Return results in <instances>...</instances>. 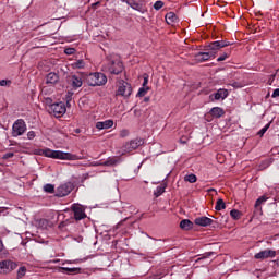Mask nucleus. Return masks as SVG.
Listing matches in <instances>:
<instances>
[{
  "label": "nucleus",
  "instance_id": "obj_1",
  "mask_svg": "<svg viewBox=\"0 0 279 279\" xmlns=\"http://www.w3.org/2000/svg\"><path fill=\"white\" fill-rule=\"evenodd\" d=\"M36 156H45L46 158H53L54 160H83L84 157L72 154L64 153L62 150H53L50 148H38L35 149Z\"/></svg>",
  "mask_w": 279,
  "mask_h": 279
},
{
  "label": "nucleus",
  "instance_id": "obj_2",
  "mask_svg": "<svg viewBox=\"0 0 279 279\" xmlns=\"http://www.w3.org/2000/svg\"><path fill=\"white\" fill-rule=\"evenodd\" d=\"M86 80L88 86H105V84L108 83V77L106 74L100 72L90 73Z\"/></svg>",
  "mask_w": 279,
  "mask_h": 279
},
{
  "label": "nucleus",
  "instance_id": "obj_3",
  "mask_svg": "<svg viewBox=\"0 0 279 279\" xmlns=\"http://www.w3.org/2000/svg\"><path fill=\"white\" fill-rule=\"evenodd\" d=\"M132 96V85L125 81H119L116 90V97H122L123 99H130Z\"/></svg>",
  "mask_w": 279,
  "mask_h": 279
},
{
  "label": "nucleus",
  "instance_id": "obj_4",
  "mask_svg": "<svg viewBox=\"0 0 279 279\" xmlns=\"http://www.w3.org/2000/svg\"><path fill=\"white\" fill-rule=\"evenodd\" d=\"M48 111L56 117V119H60L66 114V106L64 102H56L49 106Z\"/></svg>",
  "mask_w": 279,
  "mask_h": 279
},
{
  "label": "nucleus",
  "instance_id": "obj_5",
  "mask_svg": "<svg viewBox=\"0 0 279 279\" xmlns=\"http://www.w3.org/2000/svg\"><path fill=\"white\" fill-rule=\"evenodd\" d=\"M16 267H19V264H16V262L12 259H4L0 262V274L2 276H8V274H12V271H14Z\"/></svg>",
  "mask_w": 279,
  "mask_h": 279
},
{
  "label": "nucleus",
  "instance_id": "obj_6",
  "mask_svg": "<svg viewBox=\"0 0 279 279\" xmlns=\"http://www.w3.org/2000/svg\"><path fill=\"white\" fill-rule=\"evenodd\" d=\"M25 132H27V124H25V121L23 119L16 120L12 126V136H23Z\"/></svg>",
  "mask_w": 279,
  "mask_h": 279
},
{
  "label": "nucleus",
  "instance_id": "obj_7",
  "mask_svg": "<svg viewBox=\"0 0 279 279\" xmlns=\"http://www.w3.org/2000/svg\"><path fill=\"white\" fill-rule=\"evenodd\" d=\"M105 71L111 73V75H119V73H123V63L121 61H110L105 66Z\"/></svg>",
  "mask_w": 279,
  "mask_h": 279
},
{
  "label": "nucleus",
  "instance_id": "obj_8",
  "mask_svg": "<svg viewBox=\"0 0 279 279\" xmlns=\"http://www.w3.org/2000/svg\"><path fill=\"white\" fill-rule=\"evenodd\" d=\"M71 208L74 214L75 221H82V219H86V209L84 206L80 204H73Z\"/></svg>",
  "mask_w": 279,
  "mask_h": 279
},
{
  "label": "nucleus",
  "instance_id": "obj_9",
  "mask_svg": "<svg viewBox=\"0 0 279 279\" xmlns=\"http://www.w3.org/2000/svg\"><path fill=\"white\" fill-rule=\"evenodd\" d=\"M230 45L232 44L228 40H217L209 44L208 49L215 53V51H219V49H223V47H230Z\"/></svg>",
  "mask_w": 279,
  "mask_h": 279
},
{
  "label": "nucleus",
  "instance_id": "obj_10",
  "mask_svg": "<svg viewBox=\"0 0 279 279\" xmlns=\"http://www.w3.org/2000/svg\"><path fill=\"white\" fill-rule=\"evenodd\" d=\"M73 191V184L72 183H65L61 184L57 189V197H66Z\"/></svg>",
  "mask_w": 279,
  "mask_h": 279
},
{
  "label": "nucleus",
  "instance_id": "obj_11",
  "mask_svg": "<svg viewBox=\"0 0 279 279\" xmlns=\"http://www.w3.org/2000/svg\"><path fill=\"white\" fill-rule=\"evenodd\" d=\"M254 258L256 260H265V258H276V251L269 248L260 251L259 253L254 255Z\"/></svg>",
  "mask_w": 279,
  "mask_h": 279
},
{
  "label": "nucleus",
  "instance_id": "obj_12",
  "mask_svg": "<svg viewBox=\"0 0 279 279\" xmlns=\"http://www.w3.org/2000/svg\"><path fill=\"white\" fill-rule=\"evenodd\" d=\"M215 59V52H198L195 54L196 62H206L208 60Z\"/></svg>",
  "mask_w": 279,
  "mask_h": 279
},
{
  "label": "nucleus",
  "instance_id": "obj_13",
  "mask_svg": "<svg viewBox=\"0 0 279 279\" xmlns=\"http://www.w3.org/2000/svg\"><path fill=\"white\" fill-rule=\"evenodd\" d=\"M68 84H70L74 90H77V88H82V84H84V81H82V77L72 75L68 78Z\"/></svg>",
  "mask_w": 279,
  "mask_h": 279
},
{
  "label": "nucleus",
  "instance_id": "obj_14",
  "mask_svg": "<svg viewBox=\"0 0 279 279\" xmlns=\"http://www.w3.org/2000/svg\"><path fill=\"white\" fill-rule=\"evenodd\" d=\"M141 140H133L124 145V151L130 154V151H134L135 149H138L141 147Z\"/></svg>",
  "mask_w": 279,
  "mask_h": 279
},
{
  "label": "nucleus",
  "instance_id": "obj_15",
  "mask_svg": "<svg viewBox=\"0 0 279 279\" xmlns=\"http://www.w3.org/2000/svg\"><path fill=\"white\" fill-rule=\"evenodd\" d=\"M228 97V89H218L217 93L209 96L210 101H219V99H226Z\"/></svg>",
  "mask_w": 279,
  "mask_h": 279
},
{
  "label": "nucleus",
  "instance_id": "obj_16",
  "mask_svg": "<svg viewBox=\"0 0 279 279\" xmlns=\"http://www.w3.org/2000/svg\"><path fill=\"white\" fill-rule=\"evenodd\" d=\"M194 223L196 226H202L203 228H206L207 226H213V219L203 216V217H198L194 220Z\"/></svg>",
  "mask_w": 279,
  "mask_h": 279
},
{
  "label": "nucleus",
  "instance_id": "obj_17",
  "mask_svg": "<svg viewBox=\"0 0 279 279\" xmlns=\"http://www.w3.org/2000/svg\"><path fill=\"white\" fill-rule=\"evenodd\" d=\"M112 125H114L113 120H106V121H102V122H97L96 123V129L97 130H110V128H112Z\"/></svg>",
  "mask_w": 279,
  "mask_h": 279
},
{
  "label": "nucleus",
  "instance_id": "obj_18",
  "mask_svg": "<svg viewBox=\"0 0 279 279\" xmlns=\"http://www.w3.org/2000/svg\"><path fill=\"white\" fill-rule=\"evenodd\" d=\"M209 113L215 118V119H221L223 114H226V111H223L222 108L220 107H214L210 109Z\"/></svg>",
  "mask_w": 279,
  "mask_h": 279
},
{
  "label": "nucleus",
  "instance_id": "obj_19",
  "mask_svg": "<svg viewBox=\"0 0 279 279\" xmlns=\"http://www.w3.org/2000/svg\"><path fill=\"white\" fill-rule=\"evenodd\" d=\"M60 76L57 73L50 72L46 77V84H58Z\"/></svg>",
  "mask_w": 279,
  "mask_h": 279
},
{
  "label": "nucleus",
  "instance_id": "obj_20",
  "mask_svg": "<svg viewBox=\"0 0 279 279\" xmlns=\"http://www.w3.org/2000/svg\"><path fill=\"white\" fill-rule=\"evenodd\" d=\"M177 21L178 15H175V13L169 12L166 14V22L168 23V25H173V23H175Z\"/></svg>",
  "mask_w": 279,
  "mask_h": 279
},
{
  "label": "nucleus",
  "instance_id": "obj_21",
  "mask_svg": "<svg viewBox=\"0 0 279 279\" xmlns=\"http://www.w3.org/2000/svg\"><path fill=\"white\" fill-rule=\"evenodd\" d=\"M180 228L182 230H193V222L189 219H184L180 222Z\"/></svg>",
  "mask_w": 279,
  "mask_h": 279
},
{
  "label": "nucleus",
  "instance_id": "obj_22",
  "mask_svg": "<svg viewBox=\"0 0 279 279\" xmlns=\"http://www.w3.org/2000/svg\"><path fill=\"white\" fill-rule=\"evenodd\" d=\"M123 1H124V3L130 5V8H132L133 10H141V4L138 2H136L135 0H123Z\"/></svg>",
  "mask_w": 279,
  "mask_h": 279
},
{
  "label": "nucleus",
  "instance_id": "obj_23",
  "mask_svg": "<svg viewBox=\"0 0 279 279\" xmlns=\"http://www.w3.org/2000/svg\"><path fill=\"white\" fill-rule=\"evenodd\" d=\"M230 215H231L232 219H234L235 221H239V219H241V217H243V214L239 209H232L230 211Z\"/></svg>",
  "mask_w": 279,
  "mask_h": 279
},
{
  "label": "nucleus",
  "instance_id": "obj_24",
  "mask_svg": "<svg viewBox=\"0 0 279 279\" xmlns=\"http://www.w3.org/2000/svg\"><path fill=\"white\" fill-rule=\"evenodd\" d=\"M215 209L216 210H226V202H223V198H220L217 201Z\"/></svg>",
  "mask_w": 279,
  "mask_h": 279
},
{
  "label": "nucleus",
  "instance_id": "obj_25",
  "mask_svg": "<svg viewBox=\"0 0 279 279\" xmlns=\"http://www.w3.org/2000/svg\"><path fill=\"white\" fill-rule=\"evenodd\" d=\"M185 182H190V184H195L197 182V175L195 174H187L184 177Z\"/></svg>",
  "mask_w": 279,
  "mask_h": 279
},
{
  "label": "nucleus",
  "instance_id": "obj_26",
  "mask_svg": "<svg viewBox=\"0 0 279 279\" xmlns=\"http://www.w3.org/2000/svg\"><path fill=\"white\" fill-rule=\"evenodd\" d=\"M73 69H84L86 66V63H84V60H77L72 64Z\"/></svg>",
  "mask_w": 279,
  "mask_h": 279
},
{
  "label": "nucleus",
  "instance_id": "obj_27",
  "mask_svg": "<svg viewBox=\"0 0 279 279\" xmlns=\"http://www.w3.org/2000/svg\"><path fill=\"white\" fill-rule=\"evenodd\" d=\"M149 93V87L143 86L140 88L137 95L138 97H145Z\"/></svg>",
  "mask_w": 279,
  "mask_h": 279
},
{
  "label": "nucleus",
  "instance_id": "obj_28",
  "mask_svg": "<svg viewBox=\"0 0 279 279\" xmlns=\"http://www.w3.org/2000/svg\"><path fill=\"white\" fill-rule=\"evenodd\" d=\"M267 199H269V197H267L265 195L257 198V201L255 203L256 208H258V206H260L262 204H265V202H267Z\"/></svg>",
  "mask_w": 279,
  "mask_h": 279
},
{
  "label": "nucleus",
  "instance_id": "obj_29",
  "mask_svg": "<svg viewBox=\"0 0 279 279\" xmlns=\"http://www.w3.org/2000/svg\"><path fill=\"white\" fill-rule=\"evenodd\" d=\"M44 191L45 193H53L56 191V186H53V184H46L44 186Z\"/></svg>",
  "mask_w": 279,
  "mask_h": 279
},
{
  "label": "nucleus",
  "instance_id": "obj_30",
  "mask_svg": "<svg viewBox=\"0 0 279 279\" xmlns=\"http://www.w3.org/2000/svg\"><path fill=\"white\" fill-rule=\"evenodd\" d=\"M26 272H27V268H25V266L20 267L17 270V278H23V276H25Z\"/></svg>",
  "mask_w": 279,
  "mask_h": 279
},
{
  "label": "nucleus",
  "instance_id": "obj_31",
  "mask_svg": "<svg viewBox=\"0 0 279 279\" xmlns=\"http://www.w3.org/2000/svg\"><path fill=\"white\" fill-rule=\"evenodd\" d=\"M163 7H165V2H162L160 0L156 1L154 4L155 10H161V8H163Z\"/></svg>",
  "mask_w": 279,
  "mask_h": 279
},
{
  "label": "nucleus",
  "instance_id": "obj_32",
  "mask_svg": "<svg viewBox=\"0 0 279 279\" xmlns=\"http://www.w3.org/2000/svg\"><path fill=\"white\" fill-rule=\"evenodd\" d=\"M101 165H104L105 167H108L109 162L108 161H105V162L95 161L92 163V167H100Z\"/></svg>",
  "mask_w": 279,
  "mask_h": 279
},
{
  "label": "nucleus",
  "instance_id": "obj_33",
  "mask_svg": "<svg viewBox=\"0 0 279 279\" xmlns=\"http://www.w3.org/2000/svg\"><path fill=\"white\" fill-rule=\"evenodd\" d=\"M230 58V53H223L217 59V62H223V60H228Z\"/></svg>",
  "mask_w": 279,
  "mask_h": 279
},
{
  "label": "nucleus",
  "instance_id": "obj_34",
  "mask_svg": "<svg viewBox=\"0 0 279 279\" xmlns=\"http://www.w3.org/2000/svg\"><path fill=\"white\" fill-rule=\"evenodd\" d=\"M269 130V124H266L259 132H258V136H264L265 132H267Z\"/></svg>",
  "mask_w": 279,
  "mask_h": 279
},
{
  "label": "nucleus",
  "instance_id": "obj_35",
  "mask_svg": "<svg viewBox=\"0 0 279 279\" xmlns=\"http://www.w3.org/2000/svg\"><path fill=\"white\" fill-rule=\"evenodd\" d=\"M27 138H28V141H34V138H36V132L29 131L27 133Z\"/></svg>",
  "mask_w": 279,
  "mask_h": 279
},
{
  "label": "nucleus",
  "instance_id": "obj_36",
  "mask_svg": "<svg viewBox=\"0 0 279 279\" xmlns=\"http://www.w3.org/2000/svg\"><path fill=\"white\" fill-rule=\"evenodd\" d=\"M64 53H65L66 56H73V53H75V48H66V49L64 50Z\"/></svg>",
  "mask_w": 279,
  "mask_h": 279
},
{
  "label": "nucleus",
  "instance_id": "obj_37",
  "mask_svg": "<svg viewBox=\"0 0 279 279\" xmlns=\"http://www.w3.org/2000/svg\"><path fill=\"white\" fill-rule=\"evenodd\" d=\"M10 158H14V153H7L2 156V160H8Z\"/></svg>",
  "mask_w": 279,
  "mask_h": 279
},
{
  "label": "nucleus",
  "instance_id": "obj_38",
  "mask_svg": "<svg viewBox=\"0 0 279 279\" xmlns=\"http://www.w3.org/2000/svg\"><path fill=\"white\" fill-rule=\"evenodd\" d=\"M10 84H12V81H8V80L0 81V86H10Z\"/></svg>",
  "mask_w": 279,
  "mask_h": 279
},
{
  "label": "nucleus",
  "instance_id": "obj_39",
  "mask_svg": "<svg viewBox=\"0 0 279 279\" xmlns=\"http://www.w3.org/2000/svg\"><path fill=\"white\" fill-rule=\"evenodd\" d=\"M130 134V131H128V130H122V131H120V137L121 138H125V136H128Z\"/></svg>",
  "mask_w": 279,
  "mask_h": 279
},
{
  "label": "nucleus",
  "instance_id": "obj_40",
  "mask_svg": "<svg viewBox=\"0 0 279 279\" xmlns=\"http://www.w3.org/2000/svg\"><path fill=\"white\" fill-rule=\"evenodd\" d=\"M147 84H149V75L144 74V82H143V86L147 87Z\"/></svg>",
  "mask_w": 279,
  "mask_h": 279
},
{
  "label": "nucleus",
  "instance_id": "obj_41",
  "mask_svg": "<svg viewBox=\"0 0 279 279\" xmlns=\"http://www.w3.org/2000/svg\"><path fill=\"white\" fill-rule=\"evenodd\" d=\"M259 167H260V169H267V167H269V160L263 161Z\"/></svg>",
  "mask_w": 279,
  "mask_h": 279
},
{
  "label": "nucleus",
  "instance_id": "obj_42",
  "mask_svg": "<svg viewBox=\"0 0 279 279\" xmlns=\"http://www.w3.org/2000/svg\"><path fill=\"white\" fill-rule=\"evenodd\" d=\"M271 97H272V99H276V97H279V88L274 90Z\"/></svg>",
  "mask_w": 279,
  "mask_h": 279
},
{
  "label": "nucleus",
  "instance_id": "obj_43",
  "mask_svg": "<svg viewBox=\"0 0 279 279\" xmlns=\"http://www.w3.org/2000/svg\"><path fill=\"white\" fill-rule=\"evenodd\" d=\"M157 192L159 195H162V193H165V189L162 187H157Z\"/></svg>",
  "mask_w": 279,
  "mask_h": 279
},
{
  "label": "nucleus",
  "instance_id": "obj_44",
  "mask_svg": "<svg viewBox=\"0 0 279 279\" xmlns=\"http://www.w3.org/2000/svg\"><path fill=\"white\" fill-rule=\"evenodd\" d=\"M39 223H41V226H47V220L41 219V220H39Z\"/></svg>",
  "mask_w": 279,
  "mask_h": 279
},
{
  "label": "nucleus",
  "instance_id": "obj_45",
  "mask_svg": "<svg viewBox=\"0 0 279 279\" xmlns=\"http://www.w3.org/2000/svg\"><path fill=\"white\" fill-rule=\"evenodd\" d=\"M64 271H75V268H62Z\"/></svg>",
  "mask_w": 279,
  "mask_h": 279
},
{
  "label": "nucleus",
  "instance_id": "obj_46",
  "mask_svg": "<svg viewBox=\"0 0 279 279\" xmlns=\"http://www.w3.org/2000/svg\"><path fill=\"white\" fill-rule=\"evenodd\" d=\"M232 86H233L234 88H239L238 83H233Z\"/></svg>",
  "mask_w": 279,
  "mask_h": 279
},
{
  "label": "nucleus",
  "instance_id": "obj_47",
  "mask_svg": "<svg viewBox=\"0 0 279 279\" xmlns=\"http://www.w3.org/2000/svg\"><path fill=\"white\" fill-rule=\"evenodd\" d=\"M206 256H213V253H207Z\"/></svg>",
  "mask_w": 279,
  "mask_h": 279
},
{
  "label": "nucleus",
  "instance_id": "obj_48",
  "mask_svg": "<svg viewBox=\"0 0 279 279\" xmlns=\"http://www.w3.org/2000/svg\"><path fill=\"white\" fill-rule=\"evenodd\" d=\"M93 5H99V2L94 3Z\"/></svg>",
  "mask_w": 279,
  "mask_h": 279
},
{
  "label": "nucleus",
  "instance_id": "obj_49",
  "mask_svg": "<svg viewBox=\"0 0 279 279\" xmlns=\"http://www.w3.org/2000/svg\"><path fill=\"white\" fill-rule=\"evenodd\" d=\"M49 101H51V99H50V98H48V99H47V102H48V104H49Z\"/></svg>",
  "mask_w": 279,
  "mask_h": 279
},
{
  "label": "nucleus",
  "instance_id": "obj_50",
  "mask_svg": "<svg viewBox=\"0 0 279 279\" xmlns=\"http://www.w3.org/2000/svg\"><path fill=\"white\" fill-rule=\"evenodd\" d=\"M0 213H1V208H0Z\"/></svg>",
  "mask_w": 279,
  "mask_h": 279
}]
</instances>
